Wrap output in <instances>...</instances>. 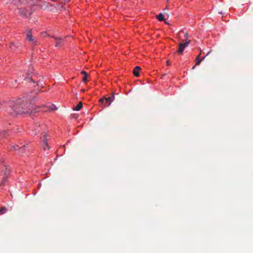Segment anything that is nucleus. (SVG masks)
I'll list each match as a JSON object with an SVG mask.
<instances>
[{
    "mask_svg": "<svg viewBox=\"0 0 253 253\" xmlns=\"http://www.w3.org/2000/svg\"><path fill=\"white\" fill-rule=\"evenodd\" d=\"M9 108L7 109L8 113L15 116L21 113H31L33 111L28 108L27 102L19 99L16 101H10L8 102Z\"/></svg>",
    "mask_w": 253,
    "mask_h": 253,
    "instance_id": "obj_1",
    "label": "nucleus"
},
{
    "mask_svg": "<svg viewBox=\"0 0 253 253\" xmlns=\"http://www.w3.org/2000/svg\"><path fill=\"white\" fill-rule=\"evenodd\" d=\"M37 92H31L27 95V100L28 101H29V103H27V105L28 106V108L30 109L31 110H33V112H36V111H35L34 110L31 109L30 106L31 105H32L33 104L35 103L37 101Z\"/></svg>",
    "mask_w": 253,
    "mask_h": 253,
    "instance_id": "obj_2",
    "label": "nucleus"
},
{
    "mask_svg": "<svg viewBox=\"0 0 253 253\" xmlns=\"http://www.w3.org/2000/svg\"><path fill=\"white\" fill-rule=\"evenodd\" d=\"M10 169L8 167L5 166L4 169L2 171L1 175L2 176V179L0 183V185H4L5 182L7 180V178L10 174Z\"/></svg>",
    "mask_w": 253,
    "mask_h": 253,
    "instance_id": "obj_3",
    "label": "nucleus"
},
{
    "mask_svg": "<svg viewBox=\"0 0 253 253\" xmlns=\"http://www.w3.org/2000/svg\"><path fill=\"white\" fill-rule=\"evenodd\" d=\"M191 40H186L184 42L180 43L179 44V47L177 52L179 54H182L184 50V48L188 46Z\"/></svg>",
    "mask_w": 253,
    "mask_h": 253,
    "instance_id": "obj_4",
    "label": "nucleus"
},
{
    "mask_svg": "<svg viewBox=\"0 0 253 253\" xmlns=\"http://www.w3.org/2000/svg\"><path fill=\"white\" fill-rule=\"evenodd\" d=\"M32 12L31 8L29 7L28 8H22L19 10V13L26 17L30 15Z\"/></svg>",
    "mask_w": 253,
    "mask_h": 253,
    "instance_id": "obj_5",
    "label": "nucleus"
},
{
    "mask_svg": "<svg viewBox=\"0 0 253 253\" xmlns=\"http://www.w3.org/2000/svg\"><path fill=\"white\" fill-rule=\"evenodd\" d=\"M47 134L44 133L43 138H42V147L44 150H49L50 147L48 146L47 141V139L46 138Z\"/></svg>",
    "mask_w": 253,
    "mask_h": 253,
    "instance_id": "obj_6",
    "label": "nucleus"
},
{
    "mask_svg": "<svg viewBox=\"0 0 253 253\" xmlns=\"http://www.w3.org/2000/svg\"><path fill=\"white\" fill-rule=\"evenodd\" d=\"M55 40V46L61 47L63 45L64 40L62 38L52 37Z\"/></svg>",
    "mask_w": 253,
    "mask_h": 253,
    "instance_id": "obj_7",
    "label": "nucleus"
},
{
    "mask_svg": "<svg viewBox=\"0 0 253 253\" xmlns=\"http://www.w3.org/2000/svg\"><path fill=\"white\" fill-rule=\"evenodd\" d=\"M38 107H42L43 108L42 110L43 111H48L50 110H56L57 109V108L54 105L51 104L49 106H45L43 105L42 106H38Z\"/></svg>",
    "mask_w": 253,
    "mask_h": 253,
    "instance_id": "obj_8",
    "label": "nucleus"
},
{
    "mask_svg": "<svg viewBox=\"0 0 253 253\" xmlns=\"http://www.w3.org/2000/svg\"><path fill=\"white\" fill-rule=\"evenodd\" d=\"M11 147L14 150H19L21 153H23L24 150L25 149L26 146L25 145L22 146H19V145H15L12 146Z\"/></svg>",
    "mask_w": 253,
    "mask_h": 253,
    "instance_id": "obj_9",
    "label": "nucleus"
},
{
    "mask_svg": "<svg viewBox=\"0 0 253 253\" xmlns=\"http://www.w3.org/2000/svg\"><path fill=\"white\" fill-rule=\"evenodd\" d=\"M21 44L19 43H15L13 42H11L10 44L9 48L13 51H15L17 49H18L19 47L21 46Z\"/></svg>",
    "mask_w": 253,
    "mask_h": 253,
    "instance_id": "obj_10",
    "label": "nucleus"
},
{
    "mask_svg": "<svg viewBox=\"0 0 253 253\" xmlns=\"http://www.w3.org/2000/svg\"><path fill=\"white\" fill-rule=\"evenodd\" d=\"M201 52H202V51H201L200 54L196 58V64H195V66L199 65L201 63V62L205 58V57L210 54L209 52H208V53L207 54V55L206 56H204L202 58L200 59V55L201 54Z\"/></svg>",
    "mask_w": 253,
    "mask_h": 253,
    "instance_id": "obj_11",
    "label": "nucleus"
},
{
    "mask_svg": "<svg viewBox=\"0 0 253 253\" xmlns=\"http://www.w3.org/2000/svg\"><path fill=\"white\" fill-rule=\"evenodd\" d=\"M26 38L27 40H28L30 42H32L34 41V39L33 38L32 33H31V30L28 31L27 33L26 34Z\"/></svg>",
    "mask_w": 253,
    "mask_h": 253,
    "instance_id": "obj_12",
    "label": "nucleus"
},
{
    "mask_svg": "<svg viewBox=\"0 0 253 253\" xmlns=\"http://www.w3.org/2000/svg\"><path fill=\"white\" fill-rule=\"evenodd\" d=\"M141 70V68L139 66H136L134 67L133 70V74L135 77H138L139 76V71Z\"/></svg>",
    "mask_w": 253,
    "mask_h": 253,
    "instance_id": "obj_13",
    "label": "nucleus"
},
{
    "mask_svg": "<svg viewBox=\"0 0 253 253\" xmlns=\"http://www.w3.org/2000/svg\"><path fill=\"white\" fill-rule=\"evenodd\" d=\"M113 101V99H112L111 97H109L108 98H106L105 103H106V106H109Z\"/></svg>",
    "mask_w": 253,
    "mask_h": 253,
    "instance_id": "obj_14",
    "label": "nucleus"
},
{
    "mask_svg": "<svg viewBox=\"0 0 253 253\" xmlns=\"http://www.w3.org/2000/svg\"><path fill=\"white\" fill-rule=\"evenodd\" d=\"M83 107V104L80 102L76 107L73 108V110L75 111L80 110Z\"/></svg>",
    "mask_w": 253,
    "mask_h": 253,
    "instance_id": "obj_15",
    "label": "nucleus"
},
{
    "mask_svg": "<svg viewBox=\"0 0 253 253\" xmlns=\"http://www.w3.org/2000/svg\"><path fill=\"white\" fill-rule=\"evenodd\" d=\"M156 18L160 21H162L164 20V15L162 13H160L159 15H156Z\"/></svg>",
    "mask_w": 253,
    "mask_h": 253,
    "instance_id": "obj_16",
    "label": "nucleus"
},
{
    "mask_svg": "<svg viewBox=\"0 0 253 253\" xmlns=\"http://www.w3.org/2000/svg\"><path fill=\"white\" fill-rule=\"evenodd\" d=\"M32 71H33V69H30L28 71H27V77H25V79H27V80H29L31 82H32L33 80L32 79H31V78L29 77V75L32 73Z\"/></svg>",
    "mask_w": 253,
    "mask_h": 253,
    "instance_id": "obj_17",
    "label": "nucleus"
},
{
    "mask_svg": "<svg viewBox=\"0 0 253 253\" xmlns=\"http://www.w3.org/2000/svg\"><path fill=\"white\" fill-rule=\"evenodd\" d=\"M6 211V209L4 207H1L0 208V214H3L4 213H5Z\"/></svg>",
    "mask_w": 253,
    "mask_h": 253,
    "instance_id": "obj_18",
    "label": "nucleus"
},
{
    "mask_svg": "<svg viewBox=\"0 0 253 253\" xmlns=\"http://www.w3.org/2000/svg\"><path fill=\"white\" fill-rule=\"evenodd\" d=\"M105 99L106 97H104L99 100V102L102 104H106V103H105Z\"/></svg>",
    "mask_w": 253,
    "mask_h": 253,
    "instance_id": "obj_19",
    "label": "nucleus"
},
{
    "mask_svg": "<svg viewBox=\"0 0 253 253\" xmlns=\"http://www.w3.org/2000/svg\"><path fill=\"white\" fill-rule=\"evenodd\" d=\"M87 81V75H84V77L83 78V81L84 82H86Z\"/></svg>",
    "mask_w": 253,
    "mask_h": 253,
    "instance_id": "obj_20",
    "label": "nucleus"
},
{
    "mask_svg": "<svg viewBox=\"0 0 253 253\" xmlns=\"http://www.w3.org/2000/svg\"><path fill=\"white\" fill-rule=\"evenodd\" d=\"M184 37L186 38V40H183V41L185 42V41L186 40H187V39H188V38L189 37L188 34L187 33H185Z\"/></svg>",
    "mask_w": 253,
    "mask_h": 253,
    "instance_id": "obj_21",
    "label": "nucleus"
},
{
    "mask_svg": "<svg viewBox=\"0 0 253 253\" xmlns=\"http://www.w3.org/2000/svg\"><path fill=\"white\" fill-rule=\"evenodd\" d=\"M38 44V42L37 41L34 40L33 42H32V44L33 45H37Z\"/></svg>",
    "mask_w": 253,
    "mask_h": 253,
    "instance_id": "obj_22",
    "label": "nucleus"
},
{
    "mask_svg": "<svg viewBox=\"0 0 253 253\" xmlns=\"http://www.w3.org/2000/svg\"><path fill=\"white\" fill-rule=\"evenodd\" d=\"M81 74H82L84 75H84H87L86 72H85V71H82L81 72Z\"/></svg>",
    "mask_w": 253,
    "mask_h": 253,
    "instance_id": "obj_23",
    "label": "nucleus"
},
{
    "mask_svg": "<svg viewBox=\"0 0 253 253\" xmlns=\"http://www.w3.org/2000/svg\"><path fill=\"white\" fill-rule=\"evenodd\" d=\"M5 133H6V132H5V131H3V132H1V133H0V134L1 135H2V136H4V135H5Z\"/></svg>",
    "mask_w": 253,
    "mask_h": 253,
    "instance_id": "obj_24",
    "label": "nucleus"
},
{
    "mask_svg": "<svg viewBox=\"0 0 253 253\" xmlns=\"http://www.w3.org/2000/svg\"><path fill=\"white\" fill-rule=\"evenodd\" d=\"M111 97H112V99H113V101H114V98H115V94H114V93H113Z\"/></svg>",
    "mask_w": 253,
    "mask_h": 253,
    "instance_id": "obj_25",
    "label": "nucleus"
},
{
    "mask_svg": "<svg viewBox=\"0 0 253 253\" xmlns=\"http://www.w3.org/2000/svg\"><path fill=\"white\" fill-rule=\"evenodd\" d=\"M167 64L168 66H169L170 65V62H169V60H168L167 61Z\"/></svg>",
    "mask_w": 253,
    "mask_h": 253,
    "instance_id": "obj_26",
    "label": "nucleus"
},
{
    "mask_svg": "<svg viewBox=\"0 0 253 253\" xmlns=\"http://www.w3.org/2000/svg\"><path fill=\"white\" fill-rule=\"evenodd\" d=\"M24 76V75H23V76H21V75H19V78H20L21 79H22L23 78Z\"/></svg>",
    "mask_w": 253,
    "mask_h": 253,
    "instance_id": "obj_27",
    "label": "nucleus"
},
{
    "mask_svg": "<svg viewBox=\"0 0 253 253\" xmlns=\"http://www.w3.org/2000/svg\"><path fill=\"white\" fill-rule=\"evenodd\" d=\"M196 66H194L193 67H192V69H194L195 67H196Z\"/></svg>",
    "mask_w": 253,
    "mask_h": 253,
    "instance_id": "obj_28",
    "label": "nucleus"
},
{
    "mask_svg": "<svg viewBox=\"0 0 253 253\" xmlns=\"http://www.w3.org/2000/svg\"><path fill=\"white\" fill-rule=\"evenodd\" d=\"M166 8H167V9H169V8L168 7V6H167V7H166Z\"/></svg>",
    "mask_w": 253,
    "mask_h": 253,
    "instance_id": "obj_29",
    "label": "nucleus"
},
{
    "mask_svg": "<svg viewBox=\"0 0 253 253\" xmlns=\"http://www.w3.org/2000/svg\"><path fill=\"white\" fill-rule=\"evenodd\" d=\"M165 23L169 24L168 22H165Z\"/></svg>",
    "mask_w": 253,
    "mask_h": 253,
    "instance_id": "obj_30",
    "label": "nucleus"
}]
</instances>
